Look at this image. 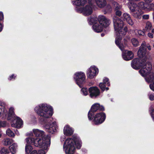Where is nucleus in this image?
Returning a JSON list of instances; mask_svg holds the SVG:
<instances>
[{
  "instance_id": "nucleus-1",
  "label": "nucleus",
  "mask_w": 154,
  "mask_h": 154,
  "mask_svg": "<svg viewBox=\"0 0 154 154\" xmlns=\"http://www.w3.org/2000/svg\"><path fill=\"white\" fill-rule=\"evenodd\" d=\"M35 112L42 118H39V122L45 130L49 133L53 134L57 131L58 126L55 122H52L47 119L53 114V109L51 106L45 103L40 104L34 108Z\"/></svg>"
},
{
  "instance_id": "nucleus-2",
  "label": "nucleus",
  "mask_w": 154,
  "mask_h": 154,
  "mask_svg": "<svg viewBox=\"0 0 154 154\" xmlns=\"http://www.w3.org/2000/svg\"><path fill=\"white\" fill-rule=\"evenodd\" d=\"M146 47L149 50H151L150 45L148 44L146 46V42H143L140 47L137 53L138 56L140 59L135 58L132 61L131 63V66L133 69H140L139 72L143 76L146 75L151 71L152 68L151 65L150 64L149 65L146 62Z\"/></svg>"
},
{
  "instance_id": "nucleus-3",
  "label": "nucleus",
  "mask_w": 154,
  "mask_h": 154,
  "mask_svg": "<svg viewBox=\"0 0 154 154\" xmlns=\"http://www.w3.org/2000/svg\"><path fill=\"white\" fill-rule=\"evenodd\" d=\"M114 26L116 37L115 39V43L120 49L123 51L125 46L121 44V40L127 31L126 26L124 27V23L120 19L114 16L113 18Z\"/></svg>"
},
{
  "instance_id": "nucleus-4",
  "label": "nucleus",
  "mask_w": 154,
  "mask_h": 154,
  "mask_svg": "<svg viewBox=\"0 0 154 154\" xmlns=\"http://www.w3.org/2000/svg\"><path fill=\"white\" fill-rule=\"evenodd\" d=\"M82 143L79 137L74 135L71 137L66 139L63 144V148L66 154H73L76 147L79 149L81 147Z\"/></svg>"
},
{
  "instance_id": "nucleus-5",
  "label": "nucleus",
  "mask_w": 154,
  "mask_h": 154,
  "mask_svg": "<svg viewBox=\"0 0 154 154\" xmlns=\"http://www.w3.org/2000/svg\"><path fill=\"white\" fill-rule=\"evenodd\" d=\"M87 2V0H72L73 5L76 6L75 10L78 12L82 13L85 16H88L92 14L93 13L92 7L93 5H86L83 8L80 7L83 6Z\"/></svg>"
},
{
  "instance_id": "nucleus-6",
  "label": "nucleus",
  "mask_w": 154,
  "mask_h": 154,
  "mask_svg": "<svg viewBox=\"0 0 154 154\" xmlns=\"http://www.w3.org/2000/svg\"><path fill=\"white\" fill-rule=\"evenodd\" d=\"M32 131L35 136L37 137L36 138L40 139L42 141L41 144L42 146H44L42 147V148L44 150H47L51 143L50 137L49 136L45 137V132L38 129H33Z\"/></svg>"
},
{
  "instance_id": "nucleus-7",
  "label": "nucleus",
  "mask_w": 154,
  "mask_h": 154,
  "mask_svg": "<svg viewBox=\"0 0 154 154\" xmlns=\"http://www.w3.org/2000/svg\"><path fill=\"white\" fill-rule=\"evenodd\" d=\"M99 24H94L92 27L94 31L97 32L102 31L103 27H106L110 23V20L107 19L103 15H99L98 16Z\"/></svg>"
},
{
  "instance_id": "nucleus-8",
  "label": "nucleus",
  "mask_w": 154,
  "mask_h": 154,
  "mask_svg": "<svg viewBox=\"0 0 154 154\" xmlns=\"http://www.w3.org/2000/svg\"><path fill=\"white\" fill-rule=\"evenodd\" d=\"M129 8L132 12V15L135 18L140 19L141 18L143 12L135 3L131 4L129 6Z\"/></svg>"
},
{
  "instance_id": "nucleus-9",
  "label": "nucleus",
  "mask_w": 154,
  "mask_h": 154,
  "mask_svg": "<svg viewBox=\"0 0 154 154\" xmlns=\"http://www.w3.org/2000/svg\"><path fill=\"white\" fill-rule=\"evenodd\" d=\"M74 79L76 84L80 87L85 82V76L84 73L78 72L75 73L73 76Z\"/></svg>"
},
{
  "instance_id": "nucleus-10",
  "label": "nucleus",
  "mask_w": 154,
  "mask_h": 154,
  "mask_svg": "<svg viewBox=\"0 0 154 154\" xmlns=\"http://www.w3.org/2000/svg\"><path fill=\"white\" fill-rule=\"evenodd\" d=\"M25 142L26 143V144L27 145L32 144L36 147L41 148L42 147L44 146H42V144H41L43 141L40 139L35 138L34 137H27L25 139Z\"/></svg>"
},
{
  "instance_id": "nucleus-11",
  "label": "nucleus",
  "mask_w": 154,
  "mask_h": 154,
  "mask_svg": "<svg viewBox=\"0 0 154 154\" xmlns=\"http://www.w3.org/2000/svg\"><path fill=\"white\" fill-rule=\"evenodd\" d=\"M104 110V107L102 106H100L98 103H95L93 104L91 107L90 110L88 112V118L89 120H91L93 119L92 117L94 115V112H96L97 110Z\"/></svg>"
},
{
  "instance_id": "nucleus-12",
  "label": "nucleus",
  "mask_w": 154,
  "mask_h": 154,
  "mask_svg": "<svg viewBox=\"0 0 154 154\" xmlns=\"http://www.w3.org/2000/svg\"><path fill=\"white\" fill-rule=\"evenodd\" d=\"M99 69L95 66H91L87 70V75L88 77L92 79L95 77L98 74Z\"/></svg>"
},
{
  "instance_id": "nucleus-13",
  "label": "nucleus",
  "mask_w": 154,
  "mask_h": 154,
  "mask_svg": "<svg viewBox=\"0 0 154 154\" xmlns=\"http://www.w3.org/2000/svg\"><path fill=\"white\" fill-rule=\"evenodd\" d=\"M105 118V114L103 112H100L97 113L95 115L93 121L95 125H99L103 122Z\"/></svg>"
},
{
  "instance_id": "nucleus-14",
  "label": "nucleus",
  "mask_w": 154,
  "mask_h": 154,
  "mask_svg": "<svg viewBox=\"0 0 154 154\" xmlns=\"http://www.w3.org/2000/svg\"><path fill=\"white\" fill-rule=\"evenodd\" d=\"M146 81L148 82H152V84L150 85V88L151 90L154 91V73L150 72V71L144 76Z\"/></svg>"
},
{
  "instance_id": "nucleus-15",
  "label": "nucleus",
  "mask_w": 154,
  "mask_h": 154,
  "mask_svg": "<svg viewBox=\"0 0 154 154\" xmlns=\"http://www.w3.org/2000/svg\"><path fill=\"white\" fill-rule=\"evenodd\" d=\"M90 96L92 98H95L100 93L99 89L96 87H91L88 89Z\"/></svg>"
},
{
  "instance_id": "nucleus-16",
  "label": "nucleus",
  "mask_w": 154,
  "mask_h": 154,
  "mask_svg": "<svg viewBox=\"0 0 154 154\" xmlns=\"http://www.w3.org/2000/svg\"><path fill=\"white\" fill-rule=\"evenodd\" d=\"M88 3L94 5L96 4L100 8L104 7L106 4V0H88Z\"/></svg>"
},
{
  "instance_id": "nucleus-17",
  "label": "nucleus",
  "mask_w": 154,
  "mask_h": 154,
  "mask_svg": "<svg viewBox=\"0 0 154 154\" xmlns=\"http://www.w3.org/2000/svg\"><path fill=\"white\" fill-rule=\"evenodd\" d=\"M23 124L22 120L18 117H15L14 120L12 122L11 126L14 128H20Z\"/></svg>"
},
{
  "instance_id": "nucleus-18",
  "label": "nucleus",
  "mask_w": 154,
  "mask_h": 154,
  "mask_svg": "<svg viewBox=\"0 0 154 154\" xmlns=\"http://www.w3.org/2000/svg\"><path fill=\"white\" fill-rule=\"evenodd\" d=\"M63 132V134L65 135L69 136L73 134L74 130L69 126L67 125L64 127Z\"/></svg>"
},
{
  "instance_id": "nucleus-19",
  "label": "nucleus",
  "mask_w": 154,
  "mask_h": 154,
  "mask_svg": "<svg viewBox=\"0 0 154 154\" xmlns=\"http://www.w3.org/2000/svg\"><path fill=\"white\" fill-rule=\"evenodd\" d=\"M122 56L123 59L125 60H131L134 57V54L131 51H128L127 53H122Z\"/></svg>"
},
{
  "instance_id": "nucleus-20",
  "label": "nucleus",
  "mask_w": 154,
  "mask_h": 154,
  "mask_svg": "<svg viewBox=\"0 0 154 154\" xmlns=\"http://www.w3.org/2000/svg\"><path fill=\"white\" fill-rule=\"evenodd\" d=\"M122 18L124 20L131 25H133L134 24V22L131 19L130 15L127 13H124L123 14Z\"/></svg>"
},
{
  "instance_id": "nucleus-21",
  "label": "nucleus",
  "mask_w": 154,
  "mask_h": 154,
  "mask_svg": "<svg viewBox=\"0 0 154 154\" xmlns=\"http://www.w3.org/2000/svg\"><path fill=\"white\" fill-rule=\"evenodd\" d=\"M109 79L107 78H105L103 79V82L100 83L99 84V86L102 91H104L105 90V88L106 86H109L110 85L109 83L108 82Z\"/></svg>"
},
{
  "instance_id": "nucleus-22",
  "label": "nucleus",
  "mask_w": 154,
  "mask_h": 154,
  "mask_svg": "<svg viewBox=\"0 0 154 154\" xmlns=\"http://www.w3.org/2000/svg\"><path fill=\"white\" fill-rule=\"evenodd\" d=\"M7 111L5 107V104L3 103H0V117L2 114L6 115Z\"/></svg>"
},
{
  "instance_id": "nucleus-23",
  "label": "nucleus",
  "mask_w": 154,
  "mask_h": 154,
  "mask_svg": "<svg viewBox=\"0 0 154 154\" xmlns=\"http://www.w3.org/2000/svg\"><path fill=\"white\" fill-rule=\"evenodd\" d=\"M17 145L16 143H13L12 145L9 146V149L11 152L13 154L16 153L17 152Z\"/></svg>"
},
{
  "instance_id": "nucleus-24",
  "label": "nucleus",
  "mask_w": 154,
  "mask_h": 154,
  "mask_svg": "<svg viewBox=\"0 0 154 154\" xmlns=\"http://www.w3.org/2000/svg\"><path fill=\"white\" fill-rule=\"evenodd\" d=\"M13 142V140L9 138L4 139L2 141V143L4 146H8L11 145Z\"/></svg>"
},
{
  "instance_id": "nucleus-25",
  "label": "nucleus",
  "mask_w": 154,
  "mask_h": 154,
  "mask_svg": "<svg viewBox=\"0 0 154 154\" xmlns=\"http://www.w3.org/2000/svg\"><path fill=\"white\" fill-rule=\"evenodd\" d=\"M88 21L89 23L90 24H97V23L98 21V17L97 18L95 16H93L90 18H88Z\"/></svg>"
},
{
  "instance_id": "nucleus-26",
  "label": "nucleus",
  "mask_w": 154,
  "mask_h": 154,
  "mask_svg": "<svg viewBox=\"0 0 154 154\" xmlns=\"http://www.w3.org/2000/svg\"><path fill=\"white\" fill-rule=\"evenodd\" d=\"M45 150H46L42 149L39 150L37 152L36 150H34L31 152L30 154H45L46 151H45Z\"/></svg>"
},
{
  "instance_id": "nucleus-27",
  "label": "nucleus",
  "mask_w": 154,
  "mask_h": 154,
  "mask_svg": "<svg viewBox=\"0 0 154 154\" xmlns=\"http://www.w3.org/2000/svg\"><path fill=\"white\" fill-rule=\"evenodd\" d=\"M112 5L115 7V10H116V9L120 10L121 9L122 6L118 4L116 2L113 1L112 2Z\"/></svg>"
},
{
  "instance_id": "nucleus-28",
  "label": "nucleus",
  "mask_w": 154,
  "mask_h": 154,
  "mask_svg": "<svg viewBox=\"0 0 154 154\" xmlns=\"http://www.w3.org/2000/svg\"><path fill=\"white\" fill-rule=\"evenodd\" d=\"M0 152L2 154H8L9 153L8 149L5 147H2L0 149Z\"/></svg>"
},
{
  "instance_id": "nucleus-29",
  "label": "nucleus",
  "mask_w": 154,
  "mask_h": 154,
  "mask_svg": "<svg viewBox=\"0 0 154 154\" xmlns=\"http://www.w3.org/2000/svg\"><path fill=\"white\" fill-rule=\"evenodd\" d=\"M6 134L9 137H14L15 136V134L14 132L9 128L6 130Z\"/></svg>"
},
{
  "instance_id": "nucleus-30",
  "label": "nucleus",
  "mask_w": 154,
  "mask_h": 154,
  "mask_svg": "<svg viewBox=\"0 0 154 154\" xmlns=\"http://www.w3.org/2000/svg\"><path fill=\"white\" fill-rule=\"evenodd\" d=\"M26 152L27 154L29 153L32 150V147L30 145H26L25 148Z\"/></svg>"
},
{
  "instance_id": "nucleus-31",
  "label": "nucleus",
  "mask_w": 154,
  "mask_h": 154,
  "mask_svg": "<svg viewBox=\"0 0 154 154\" xmlns=\"http://www.w3.org/2000/svg\"><path fill=\"white\" fill-rule=\"evenodd\" d=\"M137 5L139 8L141 10H145L146 8V7L145 5V3L143 2H140Z\"/></svg>"
},
{
  "instance_id": "nucleus-32",
  "label": "nucleus",
  "mask_w": 154,
  "mask_h": 154,
  "mask_svg": "<svg viewBox=\"0 0 154 154\" xmlns=\"http://www.w3.org/2000/svg\"><path fill=\"white\" fill-rule=\"evenodd\" d=\"M152 25L151 23L149 22H146L145 29L146 30L149 31L151 29Z\"/></svg>"
},
{
  "instance_id": "nucleus-33",
  "label": "nucleus",
  "mask_w": 154,
  "mask_h": 154,
  "mask_svg": "<svg viewBox=\"0 0 154 154\" xmlns=\"http://www.w3.org/2000/svg\"><path fill=\"white\" fill-rule=\"evenodd\" d=\"M14 109L13 107H11L10 108L8 113V119H10V117L11 116H13L14 114Z\"/></svg>"
},
{
  "instance_id": "nucleus-34",
  "label": "nucleus",
  "mask_w": 154,
  "mask_h": 154,
  "mask_svg": "<svg viewBox=\"0 0 154 154\" xmlns=\"http://www.w3.org/2000/svg\"><path fill=\"white\" fill-rule=\"evenodd\" d=\"M131 42L133 45L134 47L137 46L139 45V42L138 40L135 38H133L132 39Z\"/></svg>"
},
{
  "instance_id": "nucleus-35",
  "label": "nucleus",
  "mask_w": 154,
  "mask_h": 154,
  "mask_svg": "<svg viewBox=\"0 0 154 154\" xmlns=\"http://www.w3.org/2000/svg\"><path fill=\"white\" fill-rule=\"evenodd\" d=\"M81 92L83 95L86 96L88 94V89L86 88H83L81 89Z\"/></svg>"
},
{
  "instance_id": "nucleus-36",
  "label": "nucleus",
  "mask_w": 154,
  "mask_h": 154,
  "mask_svg": "<svg viewBox=\"0 0 154 154\" xmlns=\"http://www.w3.org/2000/svg\"><path fill=\"white\" fill-rule=\"evenodd\" d=\"M7 125V122L5 121H0V128L5 127Z\"/></svg>"
},
{
  "instance_id": "nucleus-37",
  "label": "nucleus",
  "mask_w": 154,
  "mask_h": 154,
  "mask_svg": "<svg viewBox=\"0 0 154 154\" xmlns=\"http://www.w3.org/2000/svg\"><path fill=\"white\" fill-rule=\"evenodd\" d=\"M120 10L116 9V10H115V13L116 16L120 17L121 15L122 12Z\"/></svg>"
},
{
  "instance_id": "nucleus-38",
  "label": "nucleus",
  "mask_w": 154,
  "mask_h": 154,
  "mask_svg": "<svg viewBox=\"0 0 154 154\" xmlns=\"http://www.w3.org/2000/svg\"><path fill=\"white\" fill-rule=\"evenodd\" d=\"M148 8L150 10H154V4L152 3L148 5Z\"/></svg>"
},
{
  "instance_id": "nucleus-39",
  "label": "nucleus",
  "mask_w": 154,
  "mask_h": 154,
  "mask_svg": "<svg viewBox=\"0 0 154 154\" xmlns=\"http://www.w3.org/2000/svg\"><path fill=\"white\" fill-rule=\"evenodd\" d=\"M150 112L151 116L153 120L154 121V109H151Z\"/></svg>"
},
{
  "instance_id": "nucleus-40",
  "label": "nucleus",
  "mask_w": 154,
  "mask_h": 154,
  "mask_svg": "<svg viewBox=\"0 0 154 154\" xmlns=\"http://www.w3.org/2000/svg\"><path fill=\"white\" fill-rule=\"evenodd\" d=\"M129 40V38L128 37H126L124 39V42L125 45L127 44V42Z\"/></svg>"
},
{
  "instance_id": "nucleus-41",
  "label": "nucleus",
  "mask_w": 154,
  "mask_h": 154,
  "mask_svg": "<svg viewBox=\"0 0 154 154\" xmlns=\"http://www.w3.org/2000/svg\"><path fill=\"white\" fill-rule=\"evenodd\" d=\"M112 8L111 6L109 5H107L106 8V10L107 11H111Z\"/></svg>"
},
{
  "instance_id": "nucleus-42",
  "label": "nucleus",
  "mask_w": 154,
  "mask_h": 154,
  "mask_svg": "<svg viewBox=\"0 0 154 154\" xmlns=\"http://www.w3.org/2000/svg\"><path fill=\"white\" fill-rule=\"evenodd\" d=\"M137 33L139 35H145L144 32L140 30H138Z\"/></svg>"
},
{
  "instance_id": "nucleus-43",
  "label": "nucleus",
  "mask_w": 154,
  "mask_h": 154,
  "mask_svg": "<svg viewBox=\"0 0 154 154\" xmlns=\"http://www.w3.org/2000/svg\"><path fill=\"white\" fill-rule=\"evenodd\" d=\"M33 133L32 131L27 132L26 134V136H33Z\"/></svg>"
},
{
  "instance_id": "nucleus-44",
  "label": "nucleus",
  "mask_w": 154,
  "mask_h": 154,
  "mask_svg": "<svg viewBox=\"0 0 154 154\" xmlns=\"http://www.w3.org/2000/svg\"><path fill=\"white\" fill-rule=\"evenodd\" d=\"M149 98L151 100H154V94H151L149 96Z\"/></svg>"
},
{
  "instance_id": "nucleus-45",
  "label": "nucleus",
  "mask_w": 154,
  "mask_h": 154,
  "mask_svg": "<svg viewBox=\"0 0 154 154\" xmlns=\"http://www.w3.org/2000/svg\"><path fill=\"white\" fill-rule=\"evenodd\" d=\"M143 19L147 20L149 19V15L147 14L144 15L142 16Z\"/></svg>"
},
{
  "instance_id": "nucleus-46",
  "label": "nucleus",
  "mask_w": 154,
  "mask_h": 154,
  "mask_svg": "<svg viewBox=\"0 0 154 154\" xmlns=\"http://www.w3.org/2000/svg\"><path fill=\"white\" fill-rule=\"evenodd\" d=\"M4 18V15L3 13L0 12V20H3Z\"/></svg>"
},
{
  "instance_id": "nucleus-47",
  "label": "nucleus",
  "mask_w": 154,
  "mask_h": 154,
  "mask_svg": "<svg viewBox=\"0 0 154 154\" xmlns=\"http://www.w3.org/2000/svg\"><path fill=\"white\" fill-rule=\"evenodd\" d=\"M148 36L150 38H152L153 37V34L151 33H148Z\"/></svg>"
},
{
  "instance_id": "nucleus-48",
  "label": "nucleus",
  "mask_w": 154,
  "mask_h": 154,
  "mask_svg": "<svg viewBox=\"0 0 154 154\" xmlns=\"http://www.w3.org/2000/svg\"><path fill=\"white\" fill-rule=\"evenodd\" d=\"M16 77V76H15L14 75V74H13L11 76L9 77V78H8L10 80H11L13 78H15V77Z\"/></svg>"
},
{
  "instance_id": "nucleus-49",
  "label": "nucleus",
  "mask_w": 154,
  "mask_h": 154,
  "mask_svg": "<svg viewBox=\"0 0 154 154\" xmlns=\"http://www.w3.org/2000/svg\"><path fill=\"white\" fill-rule=\"evenodd\" d=\"M144 1L146 3H148L151 2L153 0H144Z\"/></svg>"
},
{
  "instance_id": "nucleus-50",
  "label": "nucleus",
  "mask_w": 154,
  "mask_h": 154,
  "mask_svg": "<svg viewBox=\"0 0 154 154\" xmlns=\"http://www.w3.org/2000/svg\"><path fill=\"white\" fill-rule=\"evenodd\" d=\"M3 28V26L0 23V32L2 30Z\"/></svg>"
},
{
  "instance_id": "nucleus-51",
  "label": "nucleus",
  "mask_w": 154,
  "mask_h": 154,
  "mask_svg": "<svg viewBox=\"0 0 154 154\" xmlns=\"http://www.w3.org/2000/svg\"><path fill=\"white\" fill-rule=\"evenodd\" d=\"M15 133L17 136H19L20 134L19 132L17 130L15 131Z\"/></svg>"
},
{
  "instance_id": "nucleus-52",
  "label": "nucleus",
  "mask_w": 154,
  "mask_h": 154,
  "mask_svg": "<svg viewBox=\"0 0 154 154\" xmlns=\"http://www.w3.org/2000/svg\"><path fill=\"white\" fill-rule=\"evenodd\" d=\"M152 33L153 34H154V28L152 29Z\"/></svg>"
},
{
  "instance_id": "nucleus-53",
  "label": "nucleus",
  "mask_w": 154,
  "mask_h": 154,
  "mask_svg": "<svg viewBox=\"0 0 154 154\" xmlns=\"http://www.w3.org/2000/svg\"><path fill=\"white\" fill-rule=\"evenodd\" d=\"M104 34H103V33H102V34H101V36L102 37L103 36H104Z\"/></svg>"
},
{
  "instance_id": "nucleus-54",
  "label": "nucleus",
  "mask_w": 154,
  "mask_h": 154,
  "mask_svg": "<svg viewBox=\"0 0 154 154\" xmlns=\"http://www.w3.org/2000/svg\"><path fill=\"white\" fill-rule=\"evenodd\" d=\"M106 91H107V90H108V89H109V88H108V87L106 88Z\"/></svg>"
},
{
  "instance_id": "nucleus-55",
  "label": "nucleus",
  "mask_w": 154,
  "mask_h": 154,
  "mask_svg": "<svg viewBox=\"0 0 154 154\" xmlns=\"http://www.w3.org/2000/svg\"><path fill=\"white\" fill-rule=\"evenodd\" d=\"M2 136V134L0 133V138Z\"/></svg>"
},
{
  "instance_id": "nucleus-56",
  "label": "nucleus",
  "mask_w": 154,
  "mask_h": 154,
  "mask_svg": "<svg viewBox=\"0 0 154 154\" xmlns=\"http://www.w3.org/2000/svg\"><path fill=\"white\" fill-rule=\"evenodd\" d=\"M153 19H154V13L153 14Z\"/></svg>"
},
{
  "instance_id": "nucleus-57",
  "label": "nucleus",
  "mask_w": 154,
  "mask_h": 154,
  "mask_svg": "<svg viewBox=\"0 0 154 154\" xmlns=\"http://www.w3.org/2000/svg\"><path fill=\"white\" fill-rule=\"evenodd\" d=\"M33 119H35V117H33Z\"/></svg>"
},
{
  "instance_id": "nucleus-58",
  "label": "nucleus",
  "mask_w": 154,
  "mask_h": 154,
  "mask_svg": "<svg viewBox=\"0 0 154 154\" xmlns=\"http://www.w3.org/2000/svg\"><path fill=\"white\" fill-rule=\"evenodd\" d=\"M153 47H154V44H153Z\"/></svg>"
}]
</instances>
